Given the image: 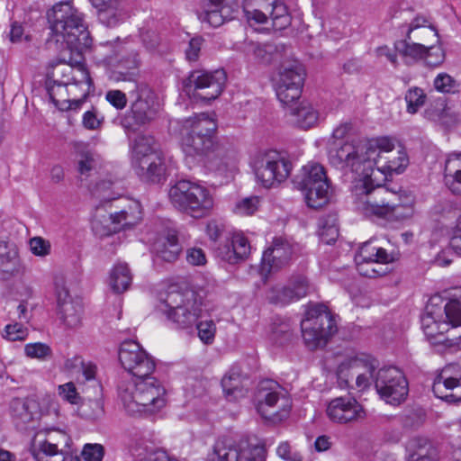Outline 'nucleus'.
<instances>
[{
	"label": "nucleus",
	"mask_w": 461,
	"mask_h": 461,
	"mask_svg": "<svg viewBox=\"0 0 461 461\" xmlns=\"http://www.w3.org/2000/svg\"><path fill=\"white\" fill-rule=\"evenodd\" d=\"M407 449V461H438L437 450L425 439L413 438Z\"/></svg>",
	"instance_id": "nucleus-41"
},
{
	"label": "nucleus",
	"mask_w": 461,
	"mask_h": 461,
	"mask_svg": "<svg viewBox=\"0 0 461 461\" xmlns=\"http://www.w3.org/2000/svg\"><path fill=\"white\" fill-rule=\"evenodd\" d=\"M227 81V76L223 69H216L212 72L193 71L185 87L188 91L193 88L194 95L201 100L212 101L220 96Z\"/></svg>",
	"instance_id": "nucleus-17"
},
{
	"label": "nucleus",
	"mask_w": 461,
	"mask_h": 461,
	"mask_svg": "<svg viewBox=\"0 0 461 461\" xmlns=\"http://www.w3.org/2000/svg\"><path fill=\"white\" fill-rule=\"evenodd\" d=\"M118 395L124 409L131 415L153 414L167 404V391L160 381L148 375L137 381L122 380Z\"/></svg>",
	"instance_id": "nucleus-4"
},
{
	"label": "nucleus",
	"mask_w": 461,
	"mask_h": 461,
	"mask_svg": "<svg viewBox=\"0 0 461 461\" xmlns=\"http://www.w3.org/2000/svg\"><path fill=\"white\" fill-rule=\"evenodd\" d=\"M25 355L30 358H37L46 361L52 357V350L50 346L41 342L29 343L24 347Z\"/></svg>",
	"instance_id": "nucleus-49"
},
{
	"label": "nucleus",
	"mask_w": 461,
	"mask_h": 461,
	"mask_svg": "<svg viewBox=\"0 0 461 461\" xmlns=\"http://www.w3.org/2000/svg\"><path fill=\"white\" fill-rule=\"evenodd\" d=\"M375 387L380 397L393 405L402 402L409 393V384L403 372L395 366L378 369Z\"/></svg>",
	"instance_id": "nucleus-16"
},
{
	"label": "nucleus",
	"mask_w": 461,
	"mask_h": 461,
	"mask_svg": "<svg viewBox=\"0 0 461 461\" xmlns=\"http://www.w3.org/2000/svg\"><path fill=\"white\" fill-rule=\"evenodd\" d=\"M62 58L55 64H51V70L48 72V77L53 79L59 87L64 86L68 87L70 85L71 74H73V66L75 63V52L68 50L67 46L62 45Z\"/></svg>",
	"instance_id": "nucleus-33"
},
{
	"label": "nucleus",
	"mask_w": 461,
	"mask_h": 461,
	"mask_svg": "<svg viewBox=\"0 0 461 461\" xmlns=\"http://www.w3.org/2000/svg\"><path fill=\"white\" fill-rule=\"evenodd\" d=\"M30 249L34 256L46 257L50 253V243L42 237H33L29 241Z\"/></svg>",
	"instance_id": "nucleus-58"
},
{
	"label": "nucleus",
	"mask_w": 461,
	"mask_h": 461,
	"mask_svg": "<svg viewBox=\"0 0 461 461\" xmlns=\"http://www.w3.org/2000/svg\"><path fill=\"white\" fill-rule=\"evenodd\" d=\"M267 299L270 303L276 305L283 306L291 303V297H288L285 288L282 285L271 287L267 293Z\"/></svg>",
	"instance_id": "nucleus-55"
},
{
	"label": "nucleus",
	"mask_w": 461,
	"mask_h": 461,
	"mask_svg": "<svg viewBox=\"0 0 461 461\" xmlns=\"http://www.w3.org/2000/svg\"><path fill=\"white\" fill-rule=\"evenodd\" d=\"M277 47L273 43L249 42L246 46L247 55L254 57L260 64H270L276 55Z\"/></svg>",
	"instance_id": "nucleus-47"
},
{
	"label": "nucleus",
	"mask_w": 461,
	"mask_h": 461,
	"mask_svg": "<svg viewBox=\"0 0 461 461\" xmlns=\"http://www.w3.org/2000/svg\"><path fill=\"white\" fill-rule=\"evenodd\" d=\"M259 200L257 196L247 197L235 205V212L240 215H251L258 208Z\"/></svg>",
	"instance_id": "nucleus-57"
},
{
	"label": "nucleus",
	"mask_w": 461,
	"mask_h": 461,
	"mask_svg": "<svg viewBox=\"0 0 461 461\" xmlns=\"http://www.w3.org/2000/svg\"><path fill=\"white\" fill-rule=\"evenodd\" d=\"M288 297H291V303L304 297L309 291V283L305 277L298 276L284 285Z\"/></svg>",
	"instance_id": "nucleus-48"
},
{
	"label": "nucleus",
	"mask_w": 461,
	"mask_h": 461,
	"mask_svg": "<svg viewBox=\"0 0 461 461\" xmlns=\"http://www.w3.org/2000/svg\"><path fill=\"white\" fill-rule=\"evenodd\" d=\"M243 375L239 366H232L221 379V386L227 396H233L235 399L242 395Z\"/></svg>",
	"instance_id": "nucleus-46"
},
{
	"label": "nucleus",
	"mask_w": 461,
	"mask_h": 461,
	"mask_svg": "<svg viewBox=\"0 0 461 461\" xmlns=\"http://www.w3.org/2000/svg\"><path fill=\"white\" fill-rule=\"evenodd\" d=\"M168 198L176 209L196 219L209 215L214 206L209 189L189 180L173 185L168 190Z\"/></svg>",
	"instance_id": "nucleus-6"
},
{
	"label": "nucleus",
	"mask_w": 461,
	"mask_h": 461,
	"mask_svg": "<svg viewBox=\"0 0 461 461\" xmlns=\"http://www.w3.org/2000/svg\"><path fill=\"white\" fill-rule=\"evenodd\" d=\"M98 11L99 21L106 26H115L123 19L121 0H89Z\"/></svg>",
	"instance_id": "nucleus-35"
},
{
	"label": "nucleus",
	"mask_w": 461,
	"mask_h": 461,
	"mask_svg": "<svg viewBox=\"0 0 461 461\" xmlns=\"http://www.w3.org/2000/svg\"><path fill=\"white\" fill-rule=\"evenodd\" d=\"M330 420L339 424H347L363 420L366 411L353 397L341 396L332 399L326 410Z\"/></svg>",
	"instance_id": "nucleus-25"
},
{
	"label": "nucleus",
	"mask_w": 461,
	"mask_h": 461,
	"mask_svg": "<svg viewBox=\"0 0 461 461\" xmlns=\"http://www.w3.org/2000/svg\"><path fill=\"white\" fill-rule=\"evenodd\" d=\"M119 360L123 368L138 379L151 375L155 370V362L152 357L133 340L122 343Z\"/></svg>",
	"instance_id": "nucleus-19"
},
{
	"label": "nucleus",
	"mask_w": 461,
	"mask_h": 461,
	"mask_svg": "<svg viewBox=\"0 0 461 461\" xmlns=\"http://www.w3.org/2000/svg\"><path fill=\"white\" fill-rule=\"evenodd\" d=\"M384 163L381 162L377 166V172H380V168L386 170L389 173H402L409 165V158L406 150L401 145H397V149L390 153L388 156H384L383 159Z\"/></svg>",
	"instance_id": "nucleus-44"
},
{
	"label": "nucleus",
	"mask_w": 461,
	"mask_h": 461,
	"mask_svg": "<svg viewBox=\"0 0 461 461\" xmlns=\"http://www.w3.org/2000/svg\"><path fill=\"white\" fill-rule=\"evenodd\" d=\"M113 184L112 179L102 180L96 183L92 190L95 196L104 202H112L111 206L119 209V211L110 212L108 220L113 224V228L104 234L131 228L142 219L141 206L138 201L128 197L114 198L106 194Z\"/></svg>",
	"instance_id": "nucleus-9"
},
{
	"label": "nucleus",
	"mask_w": 461,
	"mask_h": 461,
	"mask_svg": "<svg viewBox=\"0 0 461 461\" xmlns=\"http://www.w3.org/2000/svg\"><path fill=\"white\" fill-rule=\"evenodd\" d=\"M328 159L330 164L339 169L349 168L357 174L354 180L352 192L355 194V188L358 181L366 180V158L362 142H344L330 140L328 146Z\"/></svg>",
	"instance_id": "nucleus-14"
},
{
	"label": "nucleus",
	"mask_w": 461,
	"mask_h": 461,
	"mask_svg": "<svg viewBox=\"0 0 461 461\" xmlns=\"http://www.w3.org/2000/svg\"><path fill=\"white\" fill-rule=\"evenodd\" d=\"M21 270L22 264L16 245L0 240V280H10L19 275Z\"/></svg>",
	"instance_id": "nucleus-30"
},
{
	"label": "nucleus",
	"mask_w": 461,
	"mask_h": 461,
	"mask_svg": "<svg viewBox=\"0 0 461 461\" xmlns=\"http://www.w3.org/2000/svg\"><path fill=\"white\" fill-rule=\"evenodd\" d=\"M394 48L408 63L424 59L429 66L434 67L440 64L444 59V53L440 48L414 42L407 36L404 40L396 41Z\"/></svg>",
	"instance_id": "nucleus-24"
},
{
	"label": "nucleus",
	"mask_w": 461,
	"mask_h": 461,
	"mask_svg": "<svg viewBox=\"0 0 461 461\" xmlns=\"http://www.w3.org/2000/svg\"><path fill=\"white\" fill-rule=\"evenodd\" d=\"M27 335L28 330L22 323L8 324L5 328L4 338L11 341L24 340Z\"/></svg>",
	"instance_id": "nucleus-59"
},
{
	"label": "nucleus",
	"mask_w": 461,
	"mask_h": 461,
	"mask_svg": "<svg viewBox=\"0 0 461 461\" xmlns=\"http://www.w3.org/2000/svg\"><path fill=\"white\" fill-rule=\"evenodd\" d=\"M38 403L32 399H14L11 402V414L14 420L27 424L38 414Z\"/></svg>",
	"instance_id": "nucleus-39"
},
{
	"label": "nucleus",
	"mask_w": 461,
	"mask_h": 461,
	"mask_svg": "<svg viewBox=\"0 0 461 461\" xmlns=\"http://www.w3.org/2000/svg\"><path fill=\"white\" fill-rule=\"evenodd\" d=\"M305 70L302 64L294 62L281 66L274 77V86L278 100L289 105L302 95L305 79Z\"/></svg>",
	"instance_id": "nucleus-15"
},
{
	"label": "nucleus",
	"mask_w": 461,
	"mask_h": 461,
	"mask_svg": "<svg viewBox=\"0 0 461 461\" xmlns=\"http://www.w3.org/2000/svg\"><path fill=\"white\" fill-rule=\"evenodd\" d=\"M132 276L126 263L119 262L111 270L110 286L116 294L125 292L131 285Z\"/></svg>",
	"instance_id": "nucleus-45"
},
{
	"label": "nucleus",
	"mask_w": 461,
	"mask_h": 461,
	"mask_svg": "<svg viewBox=\"0 0 461 461\" xmlns=\"http://www.w3.org/2000/svg\"><path fill=\"white\" fill-rule=\"evenodd\" d=\"M77 170L82 177L87 178L97 172L101 166V158L83 144L76 145Z\"/></svg>",
	"instance_id": "nucleus-34"
},
{
	"label": "nucleus",
	"mask_w": 461,
	"mask_h": 461,
	"mask_svg": "<svg viewBox=\"0 0 461 461\" xmlns=\"http://www.w3.org/2000/svg\"><path fill=\"white\" fill-rule=\"evenodd\" d=\"M432 391L447 402H461V366L457 364L446 366L436 376Z\"/></svg>",
	"instance_id": "nucleus-22"
},
{
	"label": "nucleus",
	"mask_w": 461,
	"mask_h": 461,
	"mask_svg": "<svg viewBox=\"0 0 461 461\" xmlns=\"http://www.w3.org/2000/svg\"><path fill=\"white\" fill-rule=\"evenodd\" d=\"M161 312L176 329H192L203 312L202 298L194 291L168 290L160 308Z\"/></svg>",
	"instance_id": "nucleus-7"
},
{
	"label": "nucleus",
	"mask_w": 461,
	"mask_h": 461,
	"mask_svg": "<svg viewBox=\"0 0 461 461\" xmlns=\"http://www.w3.org/2000/svg\"><path fill=\"white\" fill-rule=\"evenodd\" d=\"M435 88L442 93H455L457 91V82L447 73L438 74L434 79Z\"/></svg>",
	"instance_id": "nucleus-54"
},
{
	"label": "nucleus",
	"mask_w": 461,
	"mask_h": 461,
	"mask_svg": "<svg viewBox=\"0 0 461 461\" xmlns=\"http://www.w3.org/2000/svg\"><path fill=\"white\" fill-rule=\"evenodd\" d=\"M151 154H162L156 140L149 135L138 136L132 147L131 164L146 159Z\"/></svg>",
	"instance_id": "nucleus-43"
},
{
	"label": "nucleus",
	"mask_w": 461,
	"mask_h": 461,
	"mask_svg": "<svg viewBox=\"0 0 461 461\" xmlns=\"http://www.w3.org/2000/svg\"><path fill=\"white\" fill-rule=\"evenodd\" d=\"M105 99L117 110H122L127 104V96L121 90H109L105 94Z\"/></svg>",
	"instance_id": "nucleus-62"
},
{
	"label": "nucleus",
	"mask_w": 461,
	"mask_h": 461,
	"mask_svg": "<svg viewBox=\"0 0 461 461\" xmlns=\"http://www.w3.org/2000/svg\"><path fill=\"white\" fill-rule=\"evenodd\" d=\"M217 256L230 264L244 260L250 253V245L242 233H234L230 240L220 245L216 250Z\"/></svg>",
	"instance_id": "nucleus-29"
},
{
	"label": "nucleus",
	"mask_w": 461,
	"mask_h": 461,
	"mask_svg": "<svg viewBox=\"0 0 461 461\" xmlns=\"http://www.w3.org/2000/svg\"><path fill=\"white\" fill-rule=\"evenodd\" d=\"M132 167L141 180L149 183H159L166 174L162 154H151V157L132 164Z\"/></svg>",
	"instance_id": "nucleus-31"
},
{
	"label": "nucleus",
	"mask_w": 461,
	"mask_h": 461,
	"mask_svg": "<svg viewBox=\"0 0 461 461\" xmlns=\"http://www.w3.org/2000/svg\"><path fill=\"white\" fill-rule=\"evenodd\" d=\"M54 286L60 320L68 328L79 327L82 322L83 307L77 299L71 296L63 275L55 276Z\"/></svg>",
	"instance_id": "nucleus-20"
},
{
	"label": "nucleus",
	"mask_w": 461,
	"mask_h": 461,
	"mask_svg": "<svg viewBox=\"0 0 461 461\" xmlns=\"http://www.w3.org/2000/svg\"><path fill=\"white\" fill-rule=\"evenodd\" d=\"M303 338L310 349L325 346L337 332V324L331 312L322 303L310 304L301 322Z\"/></svg>",
	"instance_id": "nucleus-10"
},
{
	"label": "nucleus",
	"mask_w": 461,
	"mask_h": 461,
	"mask_svg": "<svg viewBox=\"0 0 461 461\" xmlns=\"http://www.w3.org/2000/svg\"><path fill=\"white\" fill-rule=\"evenodd\" d=\"M325 180L329 179L324 167L319 163L311 162L303 167L301 173L295 176L294 184L298 188L309 185H315L317 181Z\"/></svg>",
	"instance_id": "nucleus-42"
},
{
	"label": "nucleus",
	"mask_w": 461,
	"mask_h": 461,
	"mask_svg": "<svg viewBox=\"0 0 461 461\" xmlns=\"http://www.w3.org/2000/svg\"><path fill=\"white\" fill-rule=\"evenodd\" d=\"M395 144L396 142L388 137H380L366 142H362L366 158L365 182H367V184L375 182V166L383 162L384 156H388L397 149Z\"/></svg>",
	"instance_id": "nucleus-23"
},
{
	"label": "nucleus",
	"mask_w": 461,
	"mask_h": 461,
	"mask_svg": "<svg viewBox=\"0 0 461 461\" xmlns=\"http://www.w3.org/2000/svg\"><path fill=\"white\" fill-rule=\"evenodd\" d=\"M258 413L272 423H278L287 419L292 400L287 392L273 380L262 381L258 390Z\"/></svg>",
	"instance_id": "nucleus-12"
},
{
	"label": "nucleus",
	"mask_w": 461,
	"mask_h": 461,
	"mask_svg": "<svg viewBox=\"0 0 461 461\" xmlns=\"http://www.w3.org/2000/svg\"><path fill=\"white\" fill-rule=\"evenodd\" d=\"M330 185L329 180L317 181L315 185L298 187L303 192L307 205L311 208H321L330 199Z\"/></svg>",
	"instance_id": "nucleus-38"
},
{
	"label": "nucleus",
	"mask_w": 461,
	"mask_h": 461,
	"mask_svg": "<svg viewBox=\"0 0 461 461\" xmlns=\"http://www.w3.org/2000/svg\"><path fill=\"white\" fill-rule=\"evenodd\" d=\"M358 273L369 278H375L382 276L388 272L387 264L377 263V268H371V263L368 262H356Z\"/></svg>",
	"instance_id": "nucleus-53"
},
{
	"label": "nucleus",
	"mask_w": 461,
	"mask_h": 461,
	"mask_svg": "<svg viewBox=\"0 0 461 461\" xmlns=\"http://www.w3.org/2000/svg\"><path fill=\"white\" fill-rule=\"evenodd\" d=\"M216 130L215 120L207 113L185 119L180 129V145L187 160L221 172L233 165L235 150L216 140Z\"/></svg>",
	"instance_id": "nucleus-2"
},
{
	"label": "nucleus",
	"mask_w": 461,
	"mask_h": 461,
	"mask_svg": "<svg viewBox=\"0 0 461 461\" xmlns=\"http://www.w3.org/2000/svg\"><path fill=\"white\" fill-rule=\"evenodd\" d=\"M426 95L423 90L419 87H412L408 90L405 95V101L407 103V112L415 113L418 110L424 105Z\"/></svg>",
	"instance_id": "nucleus-50"
},
{
	"label": "nucleus",
	"mask_w": 461,
	"mask_h": 461,
	"mask_svg": "<svg viewBox=\"0 0 461 461\" xmlns=\"http://www.w3.org/2000/svg\"><path fill=\"white\" fill-rule=\"evenodd\" d=\"M250 165L258 182L274 187L287 179L292 171L288 158L276 149H259L251 157Z\"/></svg>",
	"instance_id": "nucleus-8"
},
{
	"label": "nucleus",
	"mask_w": 461,
	"mask_h": 461,
	"mask_svg": "<svg viewBox=\"0 0 461 461\" xmlns=\"http://www.w3.org/2000/svg\"><path fill=\"white\" fill-rule=\"evenodd\" d=\"M50 23L51 36L50 41L66 45L68 50L75 52L73 74L70 85L68 86V94L81 91L83 95H88L93 86L90 74L82 63L83 53L92 44L90 33L87 31L82 14L69 3H59L48 13Z\"/></svg>",
	"instance_id": "nucleus-1"
},
{
	"label": "nucleus",
	"mask_w": 461,
	"mask_h": 461,
	"mask_svg": "<svg viewBox=\"0 0 461 461\" xmlns=\"http://www.w3.org/2000/svg\"><path fill=\"white\" fill-rule=\"evenodd\" d=\"M376 367L377 362L375 359L353 357L340 363L337 375L339 380L346 384L355 379L357 387L359 390H365L371 385L372 382L375 383Z\"/></svg>",
	"instance_id": "nucleus-18"
},
{
	"label": "nucleus",
	"mask_w": 461,
	"mask_h": 461,
	"mask_svg": "<svg viewBox=\"0 0 461 461\" xmlns=\"http://www.w3.org/2000/svg\"><path fill=\"white\" fill-rule=\"evenodd\" d=\"M265 443L256 436L241 440L236 446L227 438L218 439L208 454L207 461H266Z\"/></svg>",
	"instance_id": "nucleus-13"
},
{
	"label": "nucleus",
	"mask_w": 461,
	"mask_h": 461,
	"mask_svg": "<svg viewBox=\"0 0 461 461\" xmlns=\"http://www.w3.org/2000/svg\"><path fill=\"white\" fill-rule=\"evenodd\" d=\"M60 439L51 435L45 439L35 438L30 447V452L36 461H65L63 450L59 447L68 445V437L65 433H59Z\"/></svg>",
	"instance_id": "nucleus-27"
},
{
	"label": "nucleus",
	"mask_w": 461,
	"mask_h": 461,
	"mask_svg": "<svg viewBox=\"0 0 461 461\" xmlns=\"http://www.w3.org/2000/svg\"><path fill=\"white\" fill-rule=\"evenodd\" d=\"M196 326L198 331V337L204 344H212L215 332L216 327L214 322L212 320L196 322L194 325Z\"/></svg>",
	"instance_id": "nucleus-56"
},
{
	"label": "nucleus",
	"mask_w": 461,
	"mask_h": 461,
	"mask_svg": "<svg viewBox=\"0 0 461 461\" xmlns=\"http://www.w3.org/2000/svg\"><path fill=\"white\" fill-rule=\"evenodd\" d=\"M104 448L100 444H86L82 456L86 461H102Z\"/></svg>",
	"instance_id": "nucleus-61"
},
{
	"label": "nucleus",
	"mask_w": 461,
	"mask_h": 461,
	"mask_svg": "<svg viewBox=\"0 0 461 461\" xmlns=\"http://www.w3.org/2000/svg\"><path fill=\"white\" fill-rule=\"evenodd\" d=\"M461 326V287L456 288L449 301L443 309L427 308L421 319V327L427 339L434 345H444L451 348L458 344L461 334L454 336L447 334L450 328Z\"/></svg>",
	"instance_id": "nucleus-5"
},
{
	"label": "nucleus",
	"mask_w": 461,
	"mask_h": 461,
	"mask_svg": "<svg viewBox=\"0 0 461 461\" xmlns=\"http://www.w3.org/2000/svg\"><path fill=\"white\" fill-rule=\"evenodd\" d=\"M459 159L461 158L460 154H453ZM457 169L454 172H446L444 175V183L446 186L449 189V191L456 195H461V162L458 165Z\"/></svg>",
	"instance_id": "nucleus-51"
},
{
	"label": "nucleus",
	"mask_w": 461,
	"mask_h": 461,
	"mask_svg": "<svg viewBox=\"0 0 461 461\" xmlns=\"http://www.w3.org/2000/svg\"><path fill=\"white\" fill-rule=\"evenodd\" d=\"M293 250L290 244L282 239H275L272 245L262 256L261 271L270 273L285 266L291 258Z\"/></svg>",
	"instance_id": "nucleus-28"
},
{
	"label": "nucleus",
	"mask_w": 461,
	"mask_h": 461,
	"mask_svg": "<svg viewBox=\"0 0 461 461\" xmlns=\"http://www.w3.org/2000/svg\"><path fill=\"white\" fill-rule=\"evenodd\" d=\"M427 20L424 17L417 16L414 18L408 26L406 36L409 40L412 39L411 34L420 29H422L423 33H428L431 38H438V31L432 25L426 26Z\"/></svg>",
	"instance_id": "nucleus-52"
},
{
	"label": "nucleus",
	"mask_w": 461,
	"mask_h": 461,
	"mask_svg": "<svg viewBox=\"0 0 461 461\" xmlns=\"http://www.w3.org/2000/svg\"><path fill=\"white\" fill-rule=\"evenodd\" d=\"M357 208L371 219L403 221L414 215V195L405 190L393 192L376 184L358 181L355 188Z\"/></svg>",
	"instance_id": "nucleus-3"
},
{
	"label": "nucleus",
	"mask_w": 461,
	"mask_h": 461,
	"mask_svg": "<svg viewBox=\"0 0 461 461\" xmlns=\"http://www.w3.org/2000/svg\"><path fill=\"white\" fill-rule=\"evenodd\" d=\"M140 66V59L139 54L136 51H131L118 60L117 65L112 71L111 77L117 82L123 81L133 83L134 86L135 83H139Z\"/></svg>",
	"instance_id": "nucleus-32"
},
{
	"label": "nucleus",
	"mask_w": 461,
	"mask_h": 461,
	"mask_svg": "<svg viewBox=\"0 0 461 461\" xmlns=\"http://www.w3.org/2000/svg\"><path fill=\"white\" fill-rule=\"evenodd\" d=\"M80 410L86 418L92 420L98 419L104 412L103 405L98 400H89L81 405Z\"/></svg>",
	"instance_id": "nucleus-60"
},
{
	"label": "nucleus",
	"mask_w": 461,
	"mask_h": 461,
	"mask_svg": "<svg viewBox=\"0 0 461 461\" xmlns=\"http://www.w3.org/2000/svg\"><path fill=\"white\" fill-rule=\"evenodd\" d=\"M59 393L72 404H77L80 399L79 394L77 392V388L72 382L59 385Z\"/></svg>",
	"instance_id": "nucleus-63"
},
{
	"label": "nucleus",
	"mask_w": 461,
	"mask_h": 461,
	"mask_svg": "<svg viewBox=\"0 0 461 461\" xmlns=\"http://www.w3.org/2000/svg\"><path fill=\"white\" fill-rule=\"evenodd\" d=\"M177 233L174 230H168L167 233L156 241L154 250L157 256L164 261L174 262L181 252Z\"/></svg>",
	"instance_id": "nucleus-36"
},
{
	"label": "nucleus",
	"mask_w": 461,
	"mask_h": 461,
	"mask_svg": "<svg viewBox=\"0 0 461 461\" xmlns=\"http://www.w3.org/2000/svg\"><path fill=\"white\" fill-rule=\"evenodd\" d=\"M449 248L457 255H461V215L457 218L453 229Z\"/></svg>",
	"instance_id": "nucleus-64"
},
{
	"label": "nucleus",
	"mask_w": 461,
	"mask_h": 461,
	"mask_svg": "<svg viewBox=\"0 0 461 461\" xmlns=\"http://www.w3.org/2000/svg\"><path fill=\"white\" fill-rule=\"evenodd\" d=\"M290 115L292 122L303 130L314 127L320 118L319 112L307 101H303L296 107H291Z\"/></svg>",
	"instance_id": "nucleus-37"
},
{
	"label": "nucleus",
	"mask_w": 461,
	"mask_h": 461,
	"mask_svg": "<svg viewBox=\"0 0 461 461\" xmlns=\"http://www.w3.org/2000/svg\"><path fill=\"white\" fill-rule=\"evenodd\" d=\"M131 100L130 110L121 119V125L126 131L134 132L140 127L149 123L157 115L155 96L145 83H135L128 90Z\"/></svg>",
	"instance_id": "nucleus-11"
},
{
	"label": "nucleus",
	"mask_w": 461,
	"mask_h": 461,
	"mask_svg": "<svg viewBox=\"0 0 461 461\" xmlns=\"http://www.w3.org/2000/svg\"><path fill=\"white\" fill-rule=\"evenodd\" d=\"M356 262H368L371 265L377 263L388 264L393 261V257L380 247L375 246L371 241L364 243L355 257Z\"/></svg>",
	"instance_id": "nucleus-40"
},
{
	"label": "nucleus",
	"mask_w": 461,
	"mask_h": 461,
	"mask_svg": "<svg viewBox=\"0 0 461 461\" xmlns=\"http://www.w3.org/2000/svg\"><path fill=\"white\" fill-rule=\"evenodd\" d=\"M233 9L226 0H201L196 14L200 22L219 27L232 19Z\"/></svg>",
	"instance_id": "nucleus-26"
},
{
	"label": "nucleus",
	"mask_w": 461,
	"mask_h": 461,
	"mask_svg": "<svg viewBox=\"0 0 461 461\" xmlns=\"http://www.w3.org/2000/svg\"><path fill=\"white\" fill-rule=\"evenodd\" d=\"M255 2L258 8L245 10L249 21L253 20L257 23L263 24L270 18L276 30H283L290 25L291 15L283 0H255Z\"/></svg>",
	"instance_id": "nucleus-21"
}]
</instances>
